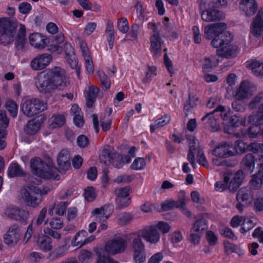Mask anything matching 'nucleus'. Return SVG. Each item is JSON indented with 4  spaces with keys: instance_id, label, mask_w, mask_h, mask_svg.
I'll list each match as a JSON object with an SVG mask.
<instances>
[{
    "instance_id": "f257e3e1",
    "label": "nucleus",
    "mask_w": 263,
    "mask_h": 263,
    "mask_svg": "<svg viewBox=\"0 0 263 263\" xmlns=\"http://www.w3.org/2000/svg\"><path fill=\"white\" fill-rule=\"evenodd\" d=\"M227 25L219 23L206 26L204 29V36L206 39L210 40L211 45L218 48L216 53L218 56L232 58L236 56L238 48L233 43V36L228 31H225Z\"/></svg>"
},
{
    "instance_id": "f03ea898",
    "label": "nucleus",
    "mask_w": 263,
    "mask_h": 263,
    "mask_svg": "<svg viewBox=\"0 0 263 263\" xmlns=\"http://www.w3.org/2000/svg\"><path fill=\"white\" fill-rule=\"evenodd\" d=\"M69 82L65 70L58 67L40 72L35 78L36 88L43 93H51L55 89H63L69 85Z\"/></svg>"
},
{
    "instance_id": "7ed1b4c3",
    "label": "nucleus",
    "mask_w": 263,
    "mask_h": 263,
    "mask_svg": "<svg viewBox=\"0 0 263 263\" xmlns=\"http://www.w3.org/2000/svg\"><path fill=\"white\" fill-rule=\"evenodd\" d=\"M51 191L48 186L39 189L33 185L24 187L21 192V198L26 204L32 208L37 207L42 201V195L47 194Z\"/></svg>"
},
{
    "instance_id": "20e7f679",
    "label": "nucleus",
    "mask_w": 263,
    "mask_h": 263,
    "mask_svg": "<svg viewBox=\"0 0 263 263\" xmlns=\"http://www.w3.org/2000/svg\"><path fill=\"white\" fill-rule=\"evenodd\" d=\"M30 167L36 176L44 179H57L58 170L52 163H44L40 158H34L30 161Z\"/></svg>"
},
{
    "instance_id": "39448f33",
    "label": "nucleus",
    "mask_w": 263,
    "mask_h": 263,
    "mask_svg": "<svg viewBox=\"0 0 263 263\" xmlns=\"http://www.w3.org/2000/svg\"><path fill=\"white\" fill-rule=\"evenodd\" d=\"M18 24L16 20L7 17L0 18V43L4 45L12 42L15 35Z\"/></svg>"
},
{
    "instance_id": "423d86ee",
    "label": "nucleus",
    "mask_w": 263,
    "mask_h": 263,
    "mask_svg": "<svg viewBox=\"0 0 263 263\" xmlns=\"http://www.w3.org/2000/svg\"><path fill=\"white\" fill-rule=\"evenodd\" d=\"M245 149V145L241 140L236 142V145L230 143H221L217 146L212 151L213 156L219 158H226L234 156L239 152H243Z\"/></svg>"
},
{
    "instance_id": "0eeeda50",
    "label": "nucleus",
    "mask_w": 263,
    "mask_h": 263,
    "mask_svg": "<svg viewBox=\"0 0 263 263\" xmlns=\"http://www.w3.org/2000/svg\"><path fill=\"white\" fill-rule=\"evenodd\" d=\"M189 149L187 154V159L193 167L196 165L195 162V154L197 153V159L198 163L204 167L208 166V161L203 154L202 148L199 147V142L194 137L189 139Z\"/></svg>"
},
{
    "instance_id": "6e6552de",
    "label": "nucleus",
    "mask_w": 263,
    "mask_h": 263,
    "mask_svg": "<svg viewBox=\"0 0 263 263\" xmlns=\"http://www.w3.org/2000/svg\"><path fill=\"white\" fill-rule=\"evenodd\" d=\"M249 123L252 125L250 127L247 133L241 131V135H248L249 137L255 138L260 135H263V129H261L259 125L263 124V104L259 107L257 113H253L249 117Z\"/></svg>"
},
{
    "instance_id": "1a4fd4ad",
    "label": "nucleus",
    "mask_w": 263,
    "mask_h": 263,
    "mask_svg": "<svg viewBox=\"0 0 263 263\" xmlns=\"http://www.w3.org/2000/svg\"><path fill=\"white\" fill-rule=\"evenodd\" d=\"M47 108V104L39 99L27 100L22 106L23 113L28 117H32Z\"/></svg>"
},
{
    "instance_id": "9d476101",
    "label": "nucleus",
    "mask_w": 263,
    "mask_h": 263,
    "mask_svg": "<svg viewBox=\"0 0 263 263\" xmlns=\"http://www.w3.org/2000/svg\"><path fill=\"white\" fill-rule=\"evenodd\" d=\"M127 247L126 240L121 237L113 238L107 242L104 250L107 254H117L124 252Z\"/></svg>"
},
{
    "instance_id": "9b49d317",
    "label": "nucleus",
    "mask_w": 263,
    "mask_h": 263,
    "mask_svg": "<svg viewBox=\"0 0 263 263\" xmlns=\"http://www.w3.org/2000/svg\"><path fill=\"white\" fill-rule=\"evenodd\" d=\"M137 234L151 244L158 243L161 238L160 232L156 230L152 224L139 230L137 232Z\"/></svg>"
},
{
    "instance_id": "f8f14e48",
    "label": "nucleus",
    "mask_w": 263,
    "mask_h": 263,
    "mask_svg": "<svg viewBox=\"0 0 263 263\" xmlns=\"http://www.w3.org/2000/svg\"><path fill=\"white\" fill-rule=\"evenodd\" d=\"M244 178V174L241 170L236 172H228L223 175L224 181L229 183V189L232 190L237 189L242 182Z\"/></svg>"
},
{
    "instance_id": "ddd939ff",
    "label": "nucleus",
    "mask_w": 263,
    "mask_h": 263,
    "mask_svg": "<svg viewBox=\"0 0 263 263\" xmlns=\"http://www.w3.org/2000/svg\"><path fill=\"white\" fill-rule=\"evenodd\" d=\"M253 195L252 192L249 189L246 187L241 188L239 190L237 194V200L238 204H237V209L241 211L243 210V207L250 205L252 202Z\"/></svg>"
},
{
    "instance_id": "4468645a",
    "label": "nucleus",
    "mask_w": 263,
    "mask_h": 263,
    "mask_svg": "<svg viewBox=\"0 0 263 263\" xmlns=\"http://www.w3.org/2000/svg\"><path fill=\"white\" fill-rule=\"evenodd\" d=\"M21 235V233L19 227L16 225L12 226L4 235L5 243L9 246H14L20 240Z\"/></svg>"
},
{
    "instance_id": "2eb2a0df",
    "label": "nucleus",
    "mask_w": 263,
    "mask_h": 263,
    "mask_svg": "<svg viewBox=\"0 0 263 263\" xmlns=\"http://www.w3.org/2000/svg\"><path fill=\"white\" fill-rule=\"evenodd\" d=\"M52 57L50 54L43 53L34 58L30 62V66L34 70H40L46 68L51 62Z\"/></svg>"
},
{
    "instance_id": "dca6fc26",
    "label": "nucleus",
    "mask_w": 263,
    "mask_h": 263,
    "mask_svg": "<svg viewBox=\"0 0 263 263\" xmlns=\"http://www.w3.org/2000/svg\"><path fill=\"white\" fill-rule=\"evenodd\" d=\"M114 212V205L111 204H105L99 208L94 209L91 214L97 220L106 221Z\"/></svg>"
},
{
    "instance_id": "f3484780",
    "label": "nucleus",
    "mask_w": 263,
    "mask_h": 263,
    "mask_svg": "<svg viewBox=\"0 0 263 263\" xmlns=\"http://www.w3.org/2000/svg\"><path fill=\"white\" fill-rule=\"evenodd\" d=\"M255 89L254 87L249 81H243L237 90L235 98L238 100L248 98L252 95Z\"/></svg>"
},
{
    "instance_id": "a211bd4d",
    "label": "nucleus",
    "mask_w": 263,
    "mask_h": 263,
    "mask_svg": "<svg viewBox=\"0 0 263 263\" xmlns=\"http://www.w3.org/2000/svg\"><path fill=\"white\" fill-rule=\"evenodd\" d=\"M30 45L38 49H44L49 43V40L46 36L40 33H31L29 36Z\"/></svg>"
},
{
    "instance_id": "6ab92c4d",
    "label": "nucleus",
    "mask_w": 263,
    "mask_h": 263,
    "mask_svg": "<svg viewBox=\"0 0 263 263\" xmlns=\"http://www.w3.org/2000/svg\"><path fill=\"white\" fill-rule=\"evenodd\" d=\"M5 214L11 219L15 220H26L29 216V212L18 207L10 206L5 212Z\"/></svg>"
},
{
    "instance_id": "aec40b11",
    "label": "nucleus",
    "mask_w": 263,
    "mask_h": 263,
    "mask_svg": "<svg viewBox=\"0 0 263 263\" xmlns=\"http://www.w3.org/2000/svg\"><path fill=\"white\" fill-rule=\"evenodd\" d=\"M87 231L82 230L78 232L74 239L71 241V246L73 247H81L93 241L95 237L93 235L88 236Z\"/></svg>"
},
{
    "instance_id": "412c9836",
    "label": "nucleus",
    "mask_w": 263,
    "mask_h": 263,
    "mask_svg": "<svg viewBox=\"0 0 263 263\" xmlns=\"http://www.w3.org/2000/svg\"><path fill=\"white\" fill-rule=\"evenodd\" d=\"M150 51L155 57H159L162 53V47L164 43L160 34H152L150 37Z\"/></svg>"
},
{
    "instance_id": "4be33fe9",
    "label": "nucleus",
    "mask_w": 263,
    "mask_h": 263,
    "mask_svg": "<svg viewBox=\"0 0 263 263\" xmlns=\"http://www.w3.org/2000/svg\"><path fill=\"white\" fill-rule=\"evenodd\" d=\"M115 193L117 195L116 201L119 207H126L129 204L130 198L128 197L129 193L128 188H118L116 190Z\"/></svg>"
},
{
    "instance_id": "5701e85b",
    "label": "nucleus",
    "mask_w": 263,
    "mask_h": 263,
    "mask_svg": "<svg viewBox=\"0 0 263 263\" xmlns=\"http://www.w3.org/2000/svg\"><path fill=\"white\" fill-rule=\"evenodd\" d=\"M201 15L202 19L207 22L216 21L224 17L222 12L214 8H209L203 11Z\"/></svg>"
},
{
    "instance_id": "b1692460",
    "label": "nucleus",
    "mask_w": 263,
    "mask_h": 263,
    "mask_svg": "<svg viewBox=\"0 0 263 263\" xmlns=\"http://www.w3.org/2000/svg\"><path fill=\"white\" fill-rule=\"evenodd\" d=\"M218 117L219 115L214 112V110H213L211 112L206 114L201 120L202 121H206V123L211 127V131L217 132L220 128V124L217 122Z\"/></svg>"
},
{
    "instance_id": "393cba45",
    "label": "nucleus",
    "mask_w": 263,
    "mask_h": 263,
    "mask_svg": "<svg viewBox=\"0 0 263 263\" xmlns=\"http://www.w3.org/2000/svg\"><path fill=\"white\" fill-rule=\"evenodd\" d=\"M57 162L60 170L61 171H67L70 166L69 155L67 151L62 150L59 154Z\"/></svg>"
},
{
    "instance_id": "a878e982",
    "label": "nucleus",
    "mask_w": 263,
    "mask_h": 263,
    "mask_svg": "<svg viewBox=\"0 0 263 263\" xmlns=\"http://www.w3.org/2000/svg\"><path fill=\"white\" fill-rule=\"evenodd\" d=\"M36 243L41 250L47 252L52 249V239L50 237L43 234L37 237Z\"/></svg>"
},
{
    "instance_id": "bb28decb",
    "label": "nucleus",
    "mask_w": 263,
    "mask_h": 263,
    "mask_svg": "<svg viewBox=\"0 0 263 263\" xmlns=\"http://www.w3.org/2000/svg\"><path fill=\"white\" fill-rule=\"evenodd\" d=\"M65 49V58L66 61L72 68H76L78 66V61L74 53L73 48L70 44L64 45Z\"/></svg>"
},
{
    "instance_id": "cd10ccee",
    "label": "nucleus",
    "mask_w": 263,
    "mask_h": 263,
    "mask_svg": "<svg viewBox=\"0 0 263 263\" xmlns=\"http://www.w3.org/2000/svg\"><path fill=\"white\" fill-rule=\"evenodd\" d=\"M240 8L247 15H252L256 11L257 4L255 0H241Z\"/></svg>"
},
{
    "instance_id": "c85d7f7f",
    "label": "nucleus",
    "mask_w": 263,
    "mask_h": 263,
    "mask_svg": "<svg viewBox=\"0 0 263 263\" xmlns=\"http://www.w3.org/2000/svg\"><path fill=\"white\" fill-rule=\"evenodd\" d=\"M230 125L231 126L230 127H229L228 129H227V127H224L225 133H228L229 134H234L237 136H239L240 134L238 133H234V128L236 127H238L239 125L245 126L246 119H242L241 121H239V119L238 117L236 116H232L230 119Z\"/></svg>"
},
{
    "instance_id": "c756f323",
    "label": "nucleus",
    "mask_w": 263,
    "mask_h": 263,
    "mask_svg": "<svg viewBox=\"0 0 263 263\" xmlns=\"http://www.w3.org/2000/svg\"><path fill=\"white\" fill-rule=\"evenodd\" d=\"M99 91L98 88L91 85L88 90L84 92V96L86 100V105L88 107H91L96 98Z\"/></svg>"
},
{
    "instance_id": "7c9ffc66",
    "label": "nucleus",
    "mask_w": 263,
    "mask_h": 263,
    "mask_svg": "<svg viewBox=\"0 0 263 263\" xmlns=\"http://www.w3.org/2000/svg\"><path fill=\"white\" fill-rule=\"evenodd\" d=\"M263 184V163L259 164L258 173L253 176L251 180V185L254 189L259 188Z\"/></svg>"
},
{
    "instance_id": "2f4dec72",
    "label": "nucleus",
    "mask_w": 263,
    "mask_h": 263,
    "mask_svg": "<svg viewBox=\"0 0 263 263\" xmlns=\"http://www.w3.org/2000/svg\"><path fill=\"white\" fill-rule=\"evenodd\" d=\"M171 117L169 115H164L161 118L157 119L154 123L150 125L151 133H154L157 128L164 127L167 125L171 121Z\"/></svg>"
},
{
    "instance_id": "473e14b6",
    "label": "nucleus",
    "mask_w": 263,
    "mask_h": 263,
    "mask_svg": "<svg viewBox=\"0 0 263 263\" xmlns=\"http://www.w3.org/2000/svg\"><path fill=\"white\" fill-rule=\"evenodd\" d=\"M111 164L115 167L120 168H121L125 163H128L130 161V158L128 156L124 157L116 154L114 152L112 155Z\"/></svg>"
},
{
    "instance_id": "72a5a7b5",
    "label": "nucleus",
    "mask_w": 263,
    "mask_h": 263,
    "mask_svg": "<svg viewBox=\"0 0 263 263\" xmlns=\"http://www.w3.org/2000/svg\"><path fill=\"white\" fill-rule=\"evenodd\" d=\"M133 235L134 237L132 239L130 246L132 253L145 251V245L141 239V237L138 236L137 232L134 234Z\"/></svg>"
},
{
    "instance_id": "f704fd0d",
    "label": "nucleus",
    "mask_w": 263,
    "mask_h": 263,
    "mask_svg": "<svg viewBox=\"0 0 263 263\" xmlns=\"http://www.w3.org/2000/svg\"><path fill=\"white\" fill-rule=\"evenodd\" d=\"M202 69L206 71H210L218 63V60L215 55H211L201 60Z\"/></svg>"
},
{
    "instance_id": "c9c22d12",
    "label": "nucleus",
    "mask_w": 263,
    "mask_h": 263,
    "mask_svg": "<svg viewBox=\"0 0 263 263\" xmlns=\"http://www.w3.org/2000/svg\"><path fill=\"white\" fill-rule=\"evenodd\" d=\"M113 154L114 149L111 147L108 146L103 149L99 156L100 162L106 165L110 164Z\"/></svg>"
},
{
    "instance_id": "e433bc0d",
    "label": "nucleus",
    "mask_w": 263,
    "mask_h": 263,
    "mask_svg": "<svg viewBox=\"0 0 263 263\" xmlns=\"http://www.w3.org/2000/svg\"><path fill=\"white\" fill-rule=\"evenodd\" d=\"M262 28V20L261 16L257 14L253 22L251 33L254 36H259L261 35Z\"/></svg>"
},
{
    "instance_id": "4c0bfd02",
    "label": "nucleus",
    "mask_w": 263,
    "mask_h": 263,
    "mask_svg": "<svg viewBox=\"0 0 263 263\" xmlns=\"http://www.w3.org/2000/svg\"><path fill=\"white\" fill-rule=\"evenodd\" d=\"M256 219L253 218L244 217L240 232L243 234L252 229L255 226Z\"/></svg>"
},
{
    "instance_id": "58836bf2",
    "label": "nucleus",
    "mask_w": 263,
    "mask_h": 263,
    "mask_svg": "<svg viewBox=\"0 0 263 263\" xmlns=\"http://www.w3.org/2000/svg\"><path fill=\"white\" fill-rule=\"evenodd\" d=\"M247 67L250 68L256 76L263 77V63L253 61L250 62Z\"/></svg>"
},
{
    "instance_id": "ea45409f",
    "label": "nucleus",
    "mask_w": 263,
    "mask_h": 263,
    "mask_svg": "<svg viewBox=\"0 0 263 263\" xmlns=\"http://www.w3.org/2000/svg\"><path fill=\"white\" fill-rule=\"evenodd\" d=\"M68 204L65 202H61L58 203L56 206L54 204H51L49 206L48 213L50 215H53V211L54 208H55V213L56 214L62 216L64 215L65 212H66Z\"/></svg>"
},
{
    "instance_id": "a19ab883",
    "label": "nucleus",
    "mask_w": 263,
    "mask_h": 263,
    "mask_svg": "<svg viewBox=\"0 0 263 263\" xmlns=\"http://www.w3.org/2000/svg\"><path fill=\"white\" fill-rule=\"evenodd\" d=\"M152 225L160 234H165L168 233L171 230L170 224L164 221H157L152 223Z\"/></svg>"
},
{
    "instance_id": "79ce46f5",
    "label": "nucleus",
    "mask_w": 263,
    "mask_h": 263,
    "mask_svg": "<svg viewBox=\"0 0 263 263\" xmlns=\"http://www.w3.org/2000/svg\"><path fill=\"white\" fill-rule=\"evenodd\" d=\"M40 127V122L38 120L33 119L28 122L25 131L28 134L33 135L39 130Z\"/></svg>"
},
{
    "instance_id": "37998d69",
    "label": "nucleus",
    "mask_w": 263,
    "mask_h": 263,
    "mask_svg": "<svg viewBox=\"0 0 263 263\" xmlns=\"http://www.w3.org/2000/svg\"><path fill=\"white\" fill-rule=\"evenodd\" d=\"M179 197L180 206L179 208L185 216L187 217H190L191 216V212L186 208L187 199H186L185 192L183 191H180L179 192Z\"/></svg>"
},
{
    "instance_id": "c03bdc74",
    "label": "nucleus",
    "mask_w": 263,
    "mask_h": 263,
    "mask_svg": "<svg viewBox=\"0 0 263 263\" xmlns=\"http://www.w3.org/2000/svg\"><path fill=\"white\" fill-rule=\"evenodd\" d=\"M146 71L144 77L142 79L143 83H148L157 75V67L155 66H147Z\"/></svg>"
},
{
    "instance_id": "a18cd8bd",
    "label": "nucleus",
    "mask_w": 263,
    "mask_h": 263,
    "mask_svg": "<svg viewBox=\"0 0 263 263\" xmlns=\"http://www.w3.org/2000/svg\"><path fill=\"white\" fill-rule=\"evenodd\" d=\"M208 228L206 221L204 219H199L194 223L192 230L194 232L203 234V232Z\"/></svg>"
},
{
    "instance_id": "49530a36",
    "label": "nucleus",
    "mask_w": 263,
    "mask_h": 263,
    "mask_svg": "<svg viewBox=\"0 0 263 263\" xmlns=\"http://www.w3.org/2000/svg\"><path fill=\"white\" fill-rule=\"evenodd\" d=\"M24 173L17 163H12L8 168V174L11 177L23 176Z\"/></svg>"
},
{
    "instance_id": "de8ad7c7",
    "label": "nucleus",
    "mask_w": 263,
    "mask_h": 263,
    "mask_svg": "<svg viewBox=\"0 0 263 263\" xmlns=\"http://www.w3.org/2000/svg\"><path fill=\"white\" fill-rule=\"evenodd\" d=\"M141 29V26L137 24H134L131 26V29L126 37L127 40L130 41H135L137 40L139 33Z\"/></svg>"
},
{
    "instance_id": "09e8293b",
    "label": "nucleus",
    "mask_w": 263,
    "mask_h": 263,
    "mask_svg": "<svg viewBox=\"0 0 263 263\" xmlns=\"http://www.w3.org/2000/svg\"><path fill=\"white\" fill-rule=\"evenodd\" d=\"M242 163L250 172L252 173L254 168V158L253 155L251 154H247L243 158Z\"/></svg>"
},
{
    "instance_id": "8fccbe9b",
    "label": "nucleus",
    "mask_w": 263,
    "mask_h": 263,
    "mask_svg": "<svg viewBox=\"0 0 263 263\" xmlns=\"http://www.w3.org/2000/svg\"><path fill=\"white\" fill-rule=\"evenodd\" d=\"M146 166V161L143 158L138 157L136 158L130 165L132 170L138 171L142 170Z\"/></svg>"
},
{
    "instance_id": "3c124183",
    "label": "nucleus",
    "mask_w": 263,
    "mask_h": 263,
    "mask_svg": "<svg viewBox=\"0 0 263 263\" xmlns=\"http://www.w3.org/2000/svg\"><path fill=\"white\" fill-rule=\"evenodd\" d=\"M5 106L12 117H15L17 116L18 106L15 101L11 100H8L6 103Z\"/></svg>"
},
{
    "instance_id": "603ef678",
    "label": "nucleus",
    "mask_w": 263,
    "mask_h": 263,
    "mask_svg": "<svg viewBox=\"0 0 263 263\" xmlns=\"http://www.w3.org/2000/svg\"><path fill=\"white\" fill-rule=\"evenodd\" d=\"M252 202L256 211H263V196L260 193H257L253 196Z\"/></svg>"
},
{
    "instance_id": "864d4df0",
    "label": "nucleus",
    "mask_w": 263,
    "mask_h": 263,
    "mask_svg": "<svg viewBox=\"0 0 263 263\" xmlns=\"http://www.w3.org/2000/svg\"><path fill=\"white\" fill-rule=\"evenodd\" d=\"M65 121V117L63 115H54L51 118V125L53 128L60 127L64 124Z\"/></svg>"
},
{
    "instance_id": "5fc2aeb1",
    "label": "nucleus",
    "mask_w": 263,
    "mask_h": 263,
    "mask_svg": "<svg viewBox=\"0 0 263 263\" xmlns=\"http://www.w3.org/2000/svg\"><path fill=\"white\" fill-rule=\"evenodd\" d=\"M180 206V199L177 201H174L172 199H169L161 203L162 209L164 211H168L174 208H178Z\"/></svg>"
},
{
    "instance_id": "6e6d98bb",
    "label": "nucleus",
    "mask_w": 263,
    "mask_h": 263,
    "mask_svg": "<svg viewBox=\"0 0 263 263\" xmlns=\"http://www.w3.org/2000/svg\"><path fill=\"white\" fill-rule=\"evenodd\" d=\"M98 75L104 89H108L110 86V82L106 74L103 71L99 70Z\"/></svg>"
},
{
    "instance_id": "4d7b16f0",
    "label": "nucleus",
    "mask_w": 263,
    "mask_h": 263,
    "mask_svg": "<svg viewBox=\"0 0 263 263\" xmlns=\"http://www.w3.org/2000/svg\"><path fill=\"white\" fill-rule=\"evenodd\" d=\"M214 112L220 116L223 120H227L231 115L229 109H226L223 106L219 105L214 110Z\"/></svg>"
},
{
    "instance_id": "13d9d810",
    "label": "nucleus",
    "mask_w": 263,
    "mask_h": 263,
    "mask_svg": "<svg viewBox=\"0 0 263 263\" xmlns=\"http://www.w3.org/2000/svg\"><path fill=\"white\" fill-rule=\"evenodd\" d=\"M117 27L120 32L126 33L129 30L128 21L125 17H122L118 20Z\"/></svg>"
},
{
    "instance_id": "bf43d9fd",
    "label": "nucleus",
    "mask_w": 263,
    "mask_h": 263,
    "mask_svg": "<svg viewBox=\"0 0 263 263\" xmlns=\"http://www.w3.org/2000/svg\"><path fill=\"white\" fill-rule=\"evenodd\" d=\"M97 24L94 22H89L86 23L83 30V35L88 36L91 34L96 29Z\"/></svg>"
},
{
    "instance_id": "052dcab7",
    "label": "nucleus",
    "mask_w": 263,
    "mask_h": 263,
    "mask_svg": "<svg viewBox=\"0 0 263 263\" xmlns=\"http://www.w3.org/2000/svg\"><path fill=\"white\" fill-rule=\"evenodd\" d=\"M85 198L89 202H91L96 198L97 194L95 189L92 187H87L84 190Z\"/></svg>"
},
{
    "instance_id": "680f3d73",
    "label": "nucleus",
    "mask_w": 263,
    "mask_h": 263,
    "mask_svg": "<svg viewBox=\"0 0 263 263\" xmlns=\"http://www.w3.org/2000/svg\"><path fill=\"white\" fill-rule=\"evenodd\" d=\"M134 261L136 263H143L145 261L146 256L145 251H139L132 253Z\"/></svg>"
},
{
    "instance_id": "e2e57ef3",
    "label": "nucleus",
    "mask_w": 263,
    "mask_h": 263,
    "mask_svg": "<svg viewBox=\"0 0 263 263\" xmlns=\"http://www.w3.org/2000/svg\"><path fill=\"white\" fill-rule=\"evenodd\" d=\"M85 64V67L87 71V72L88 74H92L94 72V65L92 60V58L90 55H85V57H83Z\"/></svg>"
},
{
    "instance_id": "0e129e2a",
    "label": "nucleus",
    "mask_w": 263,
    "mask_h": 263,
    "mask_svg": "<svg viewBox=\"0 0 263 263\" xmlns=\"http://www.w3.org/2000/svg\"><path fill=\"white\" fill-rule=\"evenodd\" d=\"M92 253L86 250H82L81 251L78 256L79 260L81 263H87L91 259Z\"/></svg>"
},
{
    "instance_id": "69168bd1",
    "label": "nucleus",
    "mask_w": 263,
    "mask_h": 263,
    "mask_svg": "<svg viewBox=\"0 0 263 263\" xmlns=\"http://www.w3.org/2000/svg\"><path fill=\"white\" fill-rule=\"evenodd\" d=\"M134 178V177L133 176H130L128 175H122L119 176H117L114 180V182L117 184H120L121 183H127L132 181Z\"/></svg>"
},
{
    "instance_id": "338daca9",
    "label": "nucleus",
    "mask_w": 263,
    "mask_h": 263,
    "mask_svg": "<svg viewBox=\"0 0 263 263\" xmlns=\"http://www.w3.org/2000/svg\"><path fill=\"white\" fill-rule=\"evenodd\" d=\"M250 149L254 153H258L263 158V144L252 143L249 145Z\"/></svg>"
},
{
    "instance_id": "774afa93",
    "label": "nucleus",
    "mask_w": 263,
    "mask_h": 263,
    "mask_svg": "<svg viewBox=\"0 0 263 263\" xmlns=\"http://www.w3.org/2000/svg\"><path fill=\"white\" fill-rule=\"evenodd\" d=\"M19 12L23 14H27L31 11L32 6L28 2H23L20 4L18 7Z\"/></svg>"
}]
</instances>
